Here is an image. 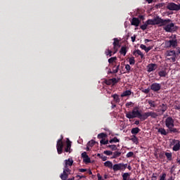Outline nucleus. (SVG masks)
Wrapping results in <instances>:
<instances>
[{"instance_id":"obj_17","label":"nucleus","mask_w":180,"mask_h":180,"mask_svg":"<svg viewBox=\"0 0 180 180\" xmlns=\"http://www.w3.org/2000/svg\"><path fill=\"white\" fill-rule=\"evenodd\" d=\"M157 70V64L150 63L148 65V72H152V71H155Z\"/></svg>"},{"instance_id":"obj_35","label":"nucleus","mask_w":180,"mask_h":180,"mask_svg":"<svg viewBox=\"0 0 180 180\" xmlns=\"http://www.w3.org/2000/svg\"><path fill=\"white\" fill-rule=\"evenodd\" d=\"M129 63L130 65H134V64H136V60H134V57L129 58Z\"/></svg>"},{"instance_id":"obj_21","label":"nucleus","mask_w":180,"mask_h":180,"mask_svg":"<svg viewBox=\"0 0 180 180\" xmlns=\"http://www.w3.org/2000/svg\"><path fill=\"white\" fill-rule=\"evenodd\" d=\"M131 95V90H126L121 94V98H124V96H130Z\"/></svg>"},{"instance_id":"obj_38","label":"nucleus","mask_w":180,"mask_h":180,"mask_svg":"<svg viewBox=\"0 0 180 180\" xmlns=\"http://www.w3.org/2000/svg\"><path fill=\"white\" fill-rule=\"evenodd\" d=\"M158 75L160 77H167V72L165 70H161L158 72Z\"/></svg>"},{"instance_id":"obj_44","label":"nucleus","mask_w":180,"mask_h":180,"mask_svg":"<svg viewBox=\"0 0 180 180\" xmlns=\"http://www.w3.org/2000/svg\"><path fill=\"white\" fill-rule=\"evenodd\" d=\"M103 154H105V155H112L113 152L110 150H104Z\"/></svg>"},{"instance_id":"obj_32","label":"nucleus","mask_w":180,"mask_h":180,"mask_svg":"<svg viewBox=\"0 0 180 180\" xmlns=\"http://www.w3.org/2000/svg\"><path fill=\"white\" fill-rule=\"evenodd\" d=\"M120 141V140H119V139H117V137H114L112 139H110L109 141V143H110V144L113 143H119Z\"/></svg>"},{"instance_id":"obj_53","label":"nucleus","mask_w":180,"mask_h":180,"mask_svg":"<svg viewBox=\"0 0 180 180\" xmlns=\"http://www.w3.org/2000/svg\"><path fill=\"white\" fill-rule=\"evenodd\" d=\"M152 49L153 46L146 47V49H145L146 53H148V51H150V50H151Z\"/></svg>"},{"instance_id":"obj_47","label":"nucleus","mask_w":180,"mask_h":180,"mask_svg":"<svg viewBox=\"0 0 180 180\" xmlns=\"http://www.w3.org/2000/svg\"><path fill=\"white\" fill-rule=\"evenodd\" d=\"M134 105V103H133V102H131V101L126 103L127 108H130V106L133 107Z\"/></svg>"},{"instance_id":"obj_22","label":"nucleus","mask_w":180,"mask_h":180,"mask_svg":"<svg viewBox=\"0 0 180 180\" xmlns=\"http://www.w3.org/2000/svg\"><path fill=\"white\" fill-rule=\"evenodd\" d=\"M104 165L105 167H107V168H110V169H112V168H113V163H112V162H110L109 160L105 162Z\"/></svg>"},{"instance_id":"obj_39","label":"nucleus","mask_w":180,"mask_h":180,"mask_svg":"<svg viewBox=\"0 0 180 180\" xmlns=\"http://www.w3.org/2000/svg\"><path fill=\"white\" fill-rule=\"evenodd\" d=\"M84 162H85V164H89V162H91V158H89V156H87L86 158H84L83 159Z\"/></svg>"},{"instance_id":"obj_51","label":"nucleus","mask_w":180,"mask_h":180,"mask_svg":"<svg viewBox=\"0 0 180 180\" xmlns=\"http://www.w3.org/2000/svg\"><path fill=\"white\" fill-rule=\"evenodd\" d=\"M142 92H143V94H150V89H145L142 90Z\"/></svg>"},{"instance_id":"obj_28","label":"nucleus","mask_w":180,"mask_h":180,"mask_svg":"<svg viewBox=\"0 0 180 180\" xmlns=\"http://www.w3.org/2000/svg\"><path fill=\"white\" fill-rule=\"evenodd\" d=\"M131 141H133L135 144H139V138L136 135H133L131 138Z\"/></svg>"},{"instance_id":"obj_63","label":"nucleus","mask_w":180,"mask_h":180,"mask_svg":"<svg viewBox=\"0 0 180 180\" xmlns=\"http://www.w3.org/2000/svg\"><path fill=\"white\" fill-rule=\"evenodd\" d=\"M150 41H153V40L147 39H145V43H150Z\"/></svg>"},{"instance_id":"obj_45","label":"nucleus","mask_w":180,"mask_h":180,"mask_svg":"<svg viewBox=\"0 0 180 180\" xmlns=\"http://www.w3.org/2000/svg\"><path fill=\"white\" fill-rule=\"evenodd\" d=\"M133 155H134V153H133V152H129V153L127 154L126 157H127V158H130L131 157H133Z\"/></svg>"},{"instance_id":"obj_19","label":"nucleus","mask_w":180,"mask_h":180,"mask_svg":"<svg viewBox=\"0 0 180 180\" xmlns=\"http://www.w3.org/2000/svg\"><path fill=\"white\" fill-rule=\"evenodd\" d=\"M158 132L160 133V134L162 136H167V134H168V133H170L169 131H167L164 128H159L158 130Z\"/></svg>"},{"instance_id":"obj_58","label":"nucleus","mask_w":180,"mask_h":180,"mask_svg":"<svg viewBox=\"0 0 180 180\" xmlns=\"http://www.w3.org/2000/svg\"><path fill=\"white\" fill-rule=\"evenodd\" d=\"M176 49H177V51L176 52V56H179V54H180V48L177 47Z\"/></svg>"},{"instance_id":"obj_25","label":"nucleus","mask_w":180,"mask_h":180,"mask_svg":"<svg viewBox=\"0 0 180 180\" xmlns=\"http://www.w3.org/2000/svg\"><path fill=\"white\" fill-rule=\"evenodd\" d=\"M113 155L112 157V158H117L119 157H120V155H122V152H119V151H115L114 153H112Z\"/></svg>"},{"instance_id":"obj_34","label":"nucleus","mask_w":180,"mask_h":180,"mask_svg":"<svg viewBox=\"0 0 180 180\" xmlns=\"http://www.w3.org/2000/svg\"><path fill=\"white\" fill-rule=\"evenodd\" d=\"M66 175H67L66 177H65V178L63 179V177H62L63 174H61L60 175V179H62V180H72V179H68V175H71V173L66 172Z\"/></svg>"},{"instance_id":"obj_43","label":"nucleus","mask_w":180,"mask_h":180,"mask_svg":"<svg viewBox=\"0 0 180 180\" xmlns=\"http://www.w3.org/2000/svg\"><path fill=\"white\" fill-rule=\"evenodd\" d=\"M147 26L148 25H147V22H146L145 24L140 26V28L141 29V30H146L147 29Z\"/></svg>"},{"instance_id":"obj_4","label":"nucleus","mask_w":180,"mask_h":180,"mask_svg":"<svg viewBox=\"0 0 180 180\" xmlns=\"http://www.w3.org/2000/svg\"><path fill=\"white\" fill-rule=\"evenodd\" d=\"M163 26V30L167 33H175L178 30V26L175 25L174 22L167 23Z\"/></svg>"},{"instance_id":"obj_60","label":"nucleus","mask_w":180,"mask_h":180,"mask_svg":"<svg viewBox=\"0 0 180 180\" xmlns=\"http://www.w3.org/2000/svg\"><path fill=\"white\" fill-rule=\"evenodd\" d=\"M97 178H98V180H104L103 179H102V176H101L100 174H97Z\"/></svg>"},{"instance_id":"obj_1","label":"nucleus","mask_w":180,"mask_h":180,"mask_svg":"<svg viewBox=\"0 0 180 180\" xmlns=\"http://www.w3.org/2000/svg\"><path fill=\"white\" fill-rule=\"evenodd\" d=\"M165 123L166 127L168 129H167V131H169V133L179 134V129L174 127V126H175V121L174 120L172 117H168L167 118H166Z\"/></svg>"},{"instance_id":"obj_64","label":"nucleus","mask_w":180,"mask_h":180,"mask_svg":"<svg viewBox=\"0 0 180 180\" xmlns=\"http://www.w3.org/2000/svg\"><path fill=\"white\" fill-rule=\"evenodd\" d=\"M139 18V19H142V20H144V15H140Z\"/></svg>"},{"instance_id":"obj_30","label":"nucleus","mask_w":180,"mask_h":180,"mask_svg":"<svg viewBox=\"0 0 180 180\" xmlns=\"http://www.w3.org/2000/svg\"><path fill=\"white\" fill-rule=\"evenodd\" d=\"M96 144V141H95L94 139L91 140L88 142L87 146L89 147H94Z\"/></svg>"},{"instance_id":"obj_56","label":"nucleus","mask_w":180,"mask_h":180,"mask_svg":"<svg viewBox=\"0 0 180 180\" xmlns=\"http://www.w3.org/2000/svg\"><path fill=\"white\" fill-rule=\"evenodd\" d=\"M136 34H134L131 37L132 43H134V41H136Z\"/></svg>"},{"instance_id":"obj_7","label":"nucleus","mask_w":180,"mask_h":180,"mask_svg":"<svg viewBox=\"0 0 180 180\" xmlns=\"http://www.w3.org/2000/svg\"><path fill=\"white\" fill-rule=\"evenodd\" d=\"M165 56L166 57H170L167 58V60L172 61V63H175V61H176V51L174 50L167 51Z\"/></svg>"},{"instance_id":"obj_40","label":"nucleus","mask_w":180,"mask_h":180,"mask_svg":"<svg viewBox=\"0 0 180 180\" xmlns=\"http://www.w3.org/2000/svg\"><path fill=\"white\" fill-rule=\"evenodd\" d=\"M116 60H117V58L112 57L108 59V63H109V64H112V63H115V61H116Z\"/></svg>"},{"instance_id":"obj_49","label":"nucleus","mask_w":180,"mask_h":180,"mask_svg":"<svg viewBox=\"0 0 180 180\" xmlns=\"http://www.w3.org/2000/svg\"><path fill=\"white\" fill-rule=\"evenodd\" d=\"M82 157L83 160H84V158H86L88 157V155L86 154V152H83V153H82Z\"/></svg>"},{"instance_id":"obj_62","label":"nucleus","mask_w":180,"mask_h":180,"mask_svg":"<svg viewBox=\"0 0 180 180\" xmlns=\"http://www.w3.org/2000/svg\"><path fill=\"white\" fill-rule=\"evenodd\" d=\"M134 124H136V126H139L140 124V121L139 120H136L134 122Z\"/></svg>"},{"instance_id":"obj_12","label":"nucleus","mask_w":180,"mask_h":180,"mask_svg":"<svg viewBox=\"0 0 180 180\" xmlns=\"http://www.w3.org/2000/svg\"><path fill=\"white\" fill-rule=\"evenodd\" d=\"M172 146H174L172 148L173 151H179L180 150L179 140L173 139L172 141Z\"/></svg>"},{"instance_id":"obj_20","label":"nucleus","mask_w":180,"mask_h":180,"mask_svg":"<svg viewBox=\"0 0 180 180\" xmlns=\"http://www.w3.org/2000/svg\"><path fill=\"white\" fill-rule=\"evenodd\" d=\"M141 131V129H140L139 127L132 128L131 130V134H134V136H136V134H139Z\"/></svg>"},{"instance_id":"obj_5","label":"nucleus","mask_w":180,"mask_h":180,"mask_svg":"<svg viewBox=\"0 0 180 180\" xmlns=\"http://www.w3.org/2000/svg\"><path fill=\"white\" fill-rule=\"evenodd\" d=\"M155 25H160V26H165V25H168V23H171V19H162L160 18V16H157L156 18H153Z\"/></svg>"},{"instance_id":"obj_27","label":"nucleus","mask_w":180,"mask_h":180,"mask_svg":"<svg viewBox=\"0 0 180 180\" xmlns=\"http://www.w3.org/2000/svg\"><path fill=\"white\" fill-rule=\"evenodd\" d=\"M148 105H150V108H156L157 104L155 103V101L149 100L148 101Z\"/></svg>"},{"instance_id":"obj_26","label":"nucleus","mask_w":180,"mask_h":180,"mask_svg":"<svg viewBox=\"0 0 180 180\" xmlns=\"http://www.w3.org/2000/svg\"><path fill=\"white\" fill-rule=\"evenodd\" d=\"M165 155L167 158L168 161L172 160V153L166 152V153H165Z\"/></svg>"},{"instance_id":"obj_14","label":"nucleus","mask_w":180,"mask_h":180,"mask_svg":"<svg viewBox=\"0 0 180 180\" xmlns=\"http://www.w3.org/2000/svg\"><path fill=\"white\" fill-rule=\"evenodd\" d=\"M71 141L70 139H67L66 141V146L65 147V153H72V149H71Z\"/></svg>"},{"instance_id":"obj_48","label":"nucleus","mask_w":180,"mask_h":180,"mask_svg":"<svg viewBox=\"0 0 180 180\" xmlns=\"http://www.w3.org/2000/svg\"><path fill=\"white\" fill-rule=\"evenodd\" d=\"M105 84H106V85H112V79L105 80Z\"/></svg>"},{"instance_id":"obj_16","label":"nucleus","mask_w":180,"mask_h":180,"mask_svg":"<svg viewBox=\"0 0 180 180\" xmlns=\"http://www.w3.org/2000/svg\"><path fill=\"white\" fill-rule=\"evenodd\" d=\"M133 56H134L135 57H139V56H140L141 59L144 58V54H143V52H141L140 49L134 51Z\"/></svg>"},{"instance_id":"obj_23","label":"nucleus","mask_w":180,"mask_h":180,"mask_svg":"<svg viewBox=\"0 0 180 180\" xmlns=\"http://www.w3.org/2000/svg\"><path fill=\"white\" fill-rule=\"evenodd\" d=\"M112 98H113L115 102H116V103H119L120 102V98L119 97V95L117 94H113L111 96Z\"/></svg>"},{"instance_id":"obj_46","label":"nucleus","mask_w":180,"mask_h":180,"mask_svg":"<svg viewBox=\"0 0 180 180\" xmlns=\"http://www.w3.org/2000/svg\"><path fill=\"white\" fill-rule=\"evenodd\" d=\"M125 70L127 71V72H130V70H131V67L130 65L127 64L125 65Z\"/></svg>"},{"instance_id":"obj_57","label":"nucleus","mask_w":180,"mask_h":180,"mask_svg":"<svg viewBox=\"0 0 180 180\" xmlns=\"http://www.w3.org/2000/svg\"><path fill=\"white\" fill-rule=\"evenodd\" d=\"M174 109L176 110H180V104L174 105Z\"/></svg>"},{"instance_id":"obj_52","label":"nucleus","mask_w":180,"mask_h":180,"mask_svg":"<svg viewBox=\"0 0 180 180\" xmlns=\"http://www.w3.org/2000/svg\"><path fill=\"white\" fill-rule=\"evenodd\" d=\"M101 159L103 161H106V160H108V157H106V156L102 155Z\"/></svg>"},{"instance_id":"obj_33","label":"nucleus","mask_w":180,"mask_h":180,"mask_svg":"<svg viewBox=\"0 0 180 180\" xmlns=\"http://www.w3.org/2000/svg\"><path fill=\"white\" fill-rule=\"evenodd\" d=\"M106 134L105 133H101V134H98V136H97V138L101 139H102V140H103V139H105V137H106Z\"/></svg>"},{"instance_id":"obj_29","label":"nucleus","mask_w":180,"mask_h":180,"mask_svg":"<svg viewBox=\"0 0 180 180\" xmlns=\"http://www.w3.org/2000/svg\"><path fill=\"white\" fill-rule=\"evenodd\" d=\"M147 25H151L152 26H155V22H154V18L153 19H149L146 21Z\"/></svg>"},{"instance_id":"obj_50","label":"nucleus","mask_w":180,"mask_h":180,"mask_svg":"<svg viewBox=\"0 0 180 180\" xmlns=\"http://www.w3.org/2000/svg\"><path fill=\"white\" fill-rule=\"evenodd\" d=\"M167 180H175V176L170 174L167 179Z\"/></svg>"},{"instance_id":"obj_54","label":"nucleus","mask_w":180,"mask_h":180,"mask_svg":"<svg viewBox=\"0 0 180 180\" xmlns=\"http://www.w3.org/2000/svg\"><path fill=\"white\" fill-rule=\"evenodd\" d=\"M140 48L146 51L147 46H146L144 44H141Z\"/></svg>"},{"instance_id":"obj_11","label":"nucleus","mask_w":180,"mask_h":180,"mask_svg":"<svg viewBox=\"0 0 180 180\" xmlns=\"http://www.w3.org/2000/svg\"><path fill=\"white\" fill-rule=\"evenodd\" d=\"M167 8L169 9V11H180V4L169 3L167 4Z\"/></svg>"},{"instance_id":"obj_55","label":"nucleus","mask_w":180,"mask_h":180,"mask_svg":"<svg viewBox=\"0 0 180 180\" xmlns=\"http://www.w3.org/2000/svg\"><path fill=\"white\" fill-rule=\"evenodd\" d=\"M151 180H157V176H155V173L153 174Z\"/></svg>"},{"instance_id":"obj_2","label":"nucleus","mask_w":180,"mask_h":180,"mask_svg":"<svg viewBox=\"0 0 180 180\" xmlns=\"http://www.w3.org/2000/svg\"><path fill=\"white\" fill-rule=\"evenodd\" d=\"M126 117L127 119H135V117H137L138 119H140V120H142L143 114L139 110V107H135L131 111L126 112H125Z\"/></svg>"},{"instance_id":"obj_59","label":"nucleus","mask_w":180,"mask_h":180,"mask_svg":"<svg viewBox=\"0 0 180 180\" xmlns=\"http://www.w3.org/2000/svg\"><path fill=\"white\" fill-rule=\"evenodd\" d=\"M76 178H79L78 179H82V178H85V176L82 175H77Z\"/></svg>"},{"instance_id":"obj_37","label":"nucleus","mask_w":180,"mask_h":180,"mask_svg":"<svg viewBox=\"0 0 180 180\" xmlns=\"http://www.w3.org/2000/svg\"><path fill=\"white\" fill-rule=\"evenodd\" d=\"M159 180H167V174L166 173H162L160 177Z\"/></svg>"},{"instance_id":"obj_42","label":"nucleus","mask_w":180,"mask_h":180,"mask_svg":"<svg viewBox=\"0 0 180 180\" xmlns=\"http://www.w3.org/2000/svg\"><path fill=\"white\" fill-rule=\"evenodd\" d=\"M101 144H103V146H105V144H108L109 143V141L108 140H105V139H101L100 141Z\"/></svg>"},{"instance_id":"obj_18","label":"nucleus","mask_w":180,"mask_h":180,"mask_svg":"<svg viewBox=\"0 0 180 180\" xmlns=\"http://www.w3.org/2000/svg\"><path fill=\"white\" fill-rule=\"evenodd\" d=\"M131 25H132V26H136V27H138L139 25H140V20H139V18H133L131 22Z\"/></svg>"},{"instance_id":"obj_6","label":"nucleus","mask_w":180,"mask_h":180,"mask_svg":"<svg viewBox=\"0 0 180 180\" xmlns=\"http://www.w3.org/2000/svg\"><path fill=\"white\" fill-rule=\"evenodd\" d=\"M165 44L167 49H176L178 47V40L176 38L166 40Z\"/></svg>"},{"instance_id":"obj_41","label":"nucleus","mask_w":180,"mask_h":180,"mask_svg":"<svg viewBox=\"0 0 180 180\" xmlns=\"http://www.w3.org/2000/svg\"><path fill=\"white\" fill-rule=\"evenodd\" d=\"M114 42H113V46L114 47H117V46H119V39L117 38H114Z\"/></svg>"},{"instance_id":"obj_24","label":"nucleus","mask_w":180,"mask_h":180,"mask_svg":"<svg viewBox=\"0 0 180 180\" xmlns=\"http://www.w3.org/2000/svg\"><path fill=\"white\" fill-rule=\"evenodd\" d=\"M120 54H122L123 56H126L127 53V49H126V46H122L120 51Z\"/></svg>"},{"instance_id":"obj_15","label":"nucleus","mask_w":180,"mask_h":180,"mask_svg":"<svg viewBox=\"0 0 180 180\" xmlns=\"http://www.w3.org/2000/svg\"><path fill=\"white\" fill-rule=\"evenodd\" d=\"M159 109L158 110V112H159V113H161L162 115H164V113H165L166 110L168 109V107H167V105L165 104H162L159 106Z\"/></svg>"},{"instance_id":"obj_36","label":"nucleus","mask_w":180,"mask_h":180,"mask_svg":"<svg viewBox=\"0 0 180 180\" xmlns=\"http://www.w3.org/2000/svg\"><path fill=\"white\" fill-rule=\"evenodd\" d=\"M120 81V78L116 79V78L113 77L111 79V82H112V84H113V85H115V84H117V82H119Z\"/></svg>"},{"instance_id":"obj_3","label":"nucleus","mask_w":180,"mask_h":180,"mask_svg":"<svg viewBox=\"0 0 180 180\" xmlns=\"http://www.w3.org/2000/svg\"><path fill=\"white\" fill-rule=\"evenodd\" d=\"M73 164H74V160L71 158H69L65 160L63 172L62 173V179L67 177V172L71 173V169H70V167H72Z\"/></svg>"},{"instance_id":"obj_8","label":"nucleus","mask_w":180,"mask_h":180,"mask_svg":"<svg viewBox=\"0 0 180 180\" xmlns=\"http://www.w3.org/2000/svg\"><path fill=\"white\" fill-rule=\"evenodd\" d=\"M150 117L153 119H155L156 117H158V114L153 111L144 112L143 114H142L141 121L147 120V119H148V117Z\"/></svg>"},{"instance_id":"obj_10","label":"nucleus","mask_w":180,"mask_h":180,"mask_svg":"<svg viewBox=\"0 0 180 180\" xmlns=\"http://www.w3.org/2000/svg\"><path fill=\"white\" fill-rule=\"evenodd\" d=\"M127 168V164H123V163H120V164H115L112 166V169L116 172V171H120V170H124Z\"/></svg>"},{"instance_id":"obj_13","label":"nucleus","mask_w":180,"mask_h":180,"mask_svg":"<svg viewBox=\"0 0 180 180\" xmlns=\"http://www.w3.org/2000/svg\"><path fill=\"white\" fill-rule=\"evenodd\" d=\"M150 89L151 91H153V92H158L159 91H161V84L153 83L150 85Z\"/></svg>"},{"instance_id":"obj_61","label":"nucleus","mask_w":180,"mask_h":180,"mask_svg":"<svg viewBox=\"0 0 180 180\" xmlns=\"http://www.w3.org/2000/svg\"><path fill=\"white\" fill-rule=\"evenodd\" d=\"M79 172H86V169H79Z\"/></svg>"},{"instance_id":"obj_31","label":"nucleus","mask_w":180,"mask_h":180,"mask_svg":"<svg viewBox=\"0 0 180 180\" xmlns=\"http://www.w3.org/2000/svg\"><path fill=\"white\" fill-rule=\"evenodd\" d=\"M107 148H110L112 151H116L117 146H116V145H108L107 146Z\"/></svg>"},{"instance_id":"obj_9","label":"nucleus","mask_w":180,"mask_h":180,"mask_svg":"<svg viewBox=\"0 0 180 180\" xmlns=\"http://www.w3.org/2000/svg\"><path fill=\"white\" fill-rule=\"evenodd\" d=\"M61 137L62 139H58L56 144L58 154H63V150L64 148V143H63V136H61Z\"/></svg>"}]
</instances>
